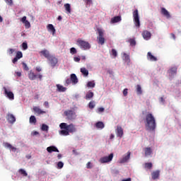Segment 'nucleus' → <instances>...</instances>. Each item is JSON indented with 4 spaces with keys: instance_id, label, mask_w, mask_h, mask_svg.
<instances>
[{
    "instance_id": "obj_1",
    "label": "nucleus",
    "mask_w": 181,
    "mask_h": 181,
    "mask_svg": "<svg viewBox=\"0 0 181 181\" xmlns=\"http://www.w3.org/2000/svg\"><path fill=\"white\" fill-rule=\"evenodd\" d=\"M59 127L62 129L59 131V134L64 135V136H67L70 134H73L77 131L76 126L73 124H67V123H61Z\"/></svg>"
},
{
    "instance_id": "obj_2",
    "label": "nucleus",
    "mask_w": 181,
    "mask_h": 181,
    "mask_svg": "<svg viewBox=\"0 0 181 181\" xmlns=\"http://www.w3.org/2000/svg\"><path fill=\"white\" fill-rule=\"evenodd\" d=\"M145 127L148 131H155L156 129V119L151 113H148L146 115Z\"/></svg>"
},
{
    "instance_id": "obj_3",
    "label": "nucleus",
    "mask_w": 181,
    "mask_h": 181,
    "mask_svg": "<svg viewBox=\"0 0 181 181\" xmlns=\"http://www.w3.org/2000/svg\"><path fill=\"white\" fill-rule=\"evenodd\" d=\"M76 43L78 46L80 47L81 49H82V50H88L91 49V45H90V42L86 40L78 39L76 41Z\"/></svg>"
},
{
    "instance_id": "obj_4",
    "label": "nucleus",
    "mask_w": 181,
    "mask_h": 181,
    "mask_svg": "<svg viewBox=\"0 0 181 181\" xmlns=\"http://www.w3.org/2000/svg\"><path fill=\"white\" fill-rule=\"evenodd\" d=\"M133 18L135 26L136 28H140L141 21H139V13H138V9L133 12Z\"/></svg>"
},
{
    "instance_id": "obj_5",
    "label": "nucleus",
    "mask_w": 181,
    "mask_h": 181,
    "mask_svg": "<svg viewBox=\"0 0 181 181\" xmlns=\"http://www.w3.org/2000/svg\"><path fill=\"white\" fill-rule=\"evenodd\" d=\"M64 115L66 117L67 119L69 120H73V119H76V112L73 111V110H66L64 112Z\"/></svg>"
},
{
    "instance_id": "obj_6",
    "label": "nucleus",
    "mask_w": 181,
    "mask_h": 181,
    "mask_svg": "<svg viewBox=\"0 0 181 181\" xmlns=\"http://www.w3.org/2000/svg\"><path fill=\"white\" fill-rule=\"evenodd\" d=\"M42 77L43 76L42 74L36 75L33 70H30L28 73V78L31 81L36 80V78H39L40 80H42Z\"/></svg>"
},
{
    "instance_id": "obj_7",
    "label": "nucleus",
    "mask_w": 181,
    "mask_h": 181,
    "mask_svg": "<svg viewBox=\"0 0 181 181\" xmlns=\"http://www.w3.org/2000/svg\"><path fill=\"white\" fill-rule=\"evenodd\" d=\"M112 158H114V153H110L108 156L100 158L99 162L100 163H108V162L112 160Z\"/></svg>"
},
{
    "instance_id": "obj_8",
    "label": "nucleus",
    "mask_w": 181,
    "mask_h": 181,
    "mask_svg": "<svg viewBox=\"0 0 181 181\" xmlns=\"http://www.w3.org/2000/svg\"><path fill=\"white\" fill-rule=\"evenodd\" d=\"M98 35L99 36L98 37V43L99 45H104L105 43V38H104V32H103L101 30H98Z\"/></svg>"
},
{
    "instance_id": "obj_9",
    "label": "nucleus",
    "mask_w": 181,
    "mask_h": 181,
    "mask_svg": "<svg viewBox=\"0 0 181 181\" xmlns=\"http://www.w3.org/2000/svg\"><path fill=\"white\" fill-rule=\"evenodd\" d=\"M4 90L5 95L8 97L9 100H15V95H13V93L12 91L8 90L5 87L4 88Z\"/></svg>"
},
{
    "instance_id": "obj_10",
    "label": "nucleus",
    "mask_w": 181,
    "mask_h": 181,
    "mask_svg": "<svg viewBox=\"0 0 181 181\" xmlns=\"http://www.w3.org/2000/svg\"><path fill=\"white\" fill-rule=\"evenodd\" d=\"M49 62V64L51 67H56L57 63H59V60L55 57L51 56L48 59Z\"/></svg>"
},
{
    "instance_id": "obj_11",
    "label": "nucleus",
    "mask_w": 181,
    "mask_h": 181,
    "mask_svg": "<svg viewBox=\"0 0 181 181\" xmlns=\"http://www.w3.org/2000/svg\"><path fill=\"white\" fill-rule=\"evenodd\" d=\"M160 175V170H159L153 171L151 173V177H152L153 180H156V179H159Z\"/></svg>"
},
{
    "instance_id": "obj_12",
    "label": "nucleus",
    "mask_w": 181,
    "mask_h": 181,
    "mask_svg": "<svg viewBox=\"0 0 181 181\" xmlns=\"http://www.w3.org/2000/svg\"><path fill=\"white\" fill-rule=\"evenodd\" d=\"M7 121H8L10 124H13L16 122V118L15 117V116H13V115L8 113L7 115Z\"/></svg>"
},
{
    "instance_id": "obj_13",
    "label": "nucleus",
    "mask_w": 181,
    "mask_h": 181,
    "mask_svg": "<svg viewBox=\"0 0 181 181\" xmlns=\"http://www.w3.org/2000/svg\"><path fill=\"white\" fill-rule=\"evenodd\" d=\"M142 36L145 40H149V39H151V36H152V34H151V32L148 30H144L142 33Z\"/></svg>"
},
{
    "instance_id": "obj_14",
    "label": "nucleus",
    "mask_w": 181,
    "mask_h": 181,
    "mask_svg": "<svg viewBox=\"0 0 181 181\" xmlns=\"http://www.w3.org/2000/svg\"><path fill=\"white\" fill-rule=\"evenodd\" d=\"M116 133L117 136H119V138H122V135H124V129H122V127L121 126L117 127Z\"/></svg>"
},
{
    "instance_id": "obj_15",
    "label": "nucleus",
    "mask_w": 181,
    "mask_h": 181,
    "mask_svg": "<svg viewBox=\"0 0 181 181\" xmlns=\"http://www.w3.org/2000/svg\"><path fill=\"white\" fill-rule=\"evenodd\" d=\"M40 54H42L45 59H47L49 60L52 55H50V53L47 51V49H44L42 51H40Z\"/></svg>"
},
{
    "instance_id": "obj_16",
    "label": "nucleus",
    "mask_w": 181,
    "mask_h": 181,
    "mask_svg": "<svg viewBox=\"0 0 181 181\" xmlns=\"http://www.w3.org/2000/svg\"><path fill=\"white\" fill-rule=\"evenodd\" d=\"M161 14L163 15V16H165V18H167V19L170 18V13H169V11H168V10H166V8H161Z\"/></svg>"
},
{
    "instance_id": "obj_17",
    "label": "nucleus",
    "mask_w": 181,
    "mask_h": 181,
    "mask_svg": "<svg viewBox=\"0 0 181 181\" xmlns=\"http://www.w3.org/2000/svg\"><path fill=\"white\" fill-rule=\"evenodd\" d=\"M47 151L49 153H52V152H60L57 147L54 146H51L47 148Z\"/></svg>"
},
{
    "instance_id": "obj_18",
    "label": "nucleus",
    "mask_w": 181,
    "mask_h": 181,
    "mask_svg": "<svg viewBox=\"0 0 181 181\" xmlns=\"http://www.w3.org/2000/svg\"><path fill=\"white\" fill-rule=\"evenodd\" d=\"M33 111L36 114H38V115H41L42 114H46V111L42 110V109L37 106L33 107Z\"/></svg>"
},
{
    "instance_id": "obj_19",
    "label": "nucleus",
    "mask_w": 181,
    "mask_h": 181,
    "mask_svg": "<svg viewBox=\"0 0 181 181\" xmlns=\"http://www.w3.org/2000/svg\"><path fill=\"white\" fill-rule=\"evenodd\" d=\"M129 158H131V152L128 151L127 156H124L123 159L120 160V163H125V162H128V160H129Z\"/></svg>"
},
{
    "instance_id": "obj_20",
    "label": "nucleus",
    "mask_w": 181,
    "mask_h": 181,
    "mask_svg": "<svg viewBox=\"0 0 181 181\" xmlns=\"http://www.w3.org/2000/svg\"><path fill=\"white\" fill-rule=\"evenodd\" d=\"M21 22L23 23H24V25L27 29H29V28H30V23L28 20H26V16H23L21 18Z\"/></svg>"
},
{
    "instance_id": "obj_21",
    "label": "nucleus",
    "mask_w": 181,
    "mask_h": 181,
    "mask_svg": "<svg viewBox=\"0 0 181 181\" xmlns=\"http://www.w3.org/2000/svg\"><path fill=\"white\" fill-rule=\"evenodd\" d=\"M3 145L5 148H8V149H11L13 152H16V148L13 146L11 144L4 143Z\"/></svg>"
},
{
    "instance_id": "obj_22",
    "label": "nucleus",
    "mask_w": 181,
    "mask_h": 181,
    "mask_svg": "<svg viewBox=\"0 0 181 181\" xmlns=\"http://www.w3.org/2000/svg\"><path fill=\"white\" fill-rule=\"evenodd\" d=\"M147 59L148 60H150L151 62H156L158 60V58L156 57L153 56L152 53L148 52L147 53Z\"/></svg>"
},
{
    "instance_id": "obj_23",
    "label": "nucleus",
    "mask_w": 181,
    "mask_h": 181,
    "mask_svg": "<svg viewBox=\"0 0 181 181\" xmlns=\"http://www.w3.org/2000/svg\"><path fill=\"white\" fill-rule=\"evenodd\" d=\"M71 81L74 84H77L78 83V78H77V76H76V74H71Z\"/></svg>"
},
{
    "instance_id": "obj_24",
    "label": "nucleus",
    "mask_w": 181,
    "mask_h": 181,
    "mask_svg": "<svg viewBox=\"0 0 181 181\" xmlns=\"http://www.w3.org/2000/svg\"><path fill=\"white\" fill-rule=\"evenodd\" d=\"M56 87H57V91H59V93H64L66 91V90H67L66 88L64 87L63 86H62L60 84H57Z\"/></svg>"
},
{
    "instance_id": "obj_25",
    "label": "nucleus",
    "mask_w": 181,
    "mask_h": 181,
    "mask_svg": "<svg viewBox=\"0 0 181 181\" xmlns=\"http://www.w3.org/2000/svg\"><path fill=\"white\" fill-rule=\"evenodd\" d=\"M145 156H151L152 154V148L151 147H146L144 148Z\"/></svg>"
},
{
    "instance_id": "obj_26",
    "label": "nucleus",
    "mask_w": 181,
    "mask_h": 181,
    "mask_svg": "<svg viewBox=\"0 0 181 181\" xmlns=\"http://www.w3.org/2000/svg\"><path fill=\"white\" fill-rule=\"evenodd\" d=\"M110 22L111 23H117V22H121V16H115L112 18Z\"/></svg>"
},
{
    "instance_id": "obj_27",
    "label": "nucleus",
    "mask_w": 181,
    "mask_h": 181,
    "mask_svg": "<svg viewBox=\"0 0 181 181\" xmlns=\"http://www.w3.org/2000/svg\"><path fill=\"white\" fill-rule=\"evenodd\" d=\"M64 7L65 8V11H66L67 13H71V6H70V4H65Z\"/></svg>"
},
{
    "instance_id": "obj_28",
    "label": "nucleus",
    "mask_w": 181,
    "mask_h": 181,
    "mask_svg": "<svg viewBox=\"0 0 181 181\" xmlns=\"http://www.w3.org/2000/svg\"><path fill=\"white\" fill-rule=\"evenodd\" d=\"M169 73L170 74H171V76H173V74H176V73H177V66L172 67L169 70Z\"/></svg>"
},
{
    "instance_id": "obj_29",
    "label": "nucleus",
    "mask_w": 181,
    "mask_h": 181,
    "mask_svg": "<svg viewBox=\"0 0 181 181\" xmlns=\"http://www.w3.org/2000/svg\"><path fill=\"white\" fill-rule=\"evenodd\" d=\"M95 127L96 128H98V129H103L105 127L104 123L103 122H98L95 124Z\"/></svg>"
},
{
    "instance_id": "obj_30",
    "label": "nucleus",
    "mask_w": 181,
    "mask_h": 181,
    "mask_svg": "<svg viewBox=\"0 0 181 181\" xmlns=\"http://www.w3.org/2000/svg\"><path fill=\"white\" fill-rule=\"evenodd\" d=\"M47 28L48 30L52 32V35H54V33H56V29L54 28V26H53V24H49Z\"/></svg>"
},
{
    "instance_id": "obj_31",
    "label": "nucleus",
    "mask_w": 181,
    "mask_h": 181,
    "mask_svg": "<svg viewBox=\"0 0 181 181\" xmlns=\"http://www.w3.org/2000/svg\"><path fill=\"white\" fill-rule=\"evenodd\" d=\"M36 122L37 121L36 120V117L32 115L30 117V124H33L34 125H36Z\"/></svg>"
},
{
    "instance_id": "obj_32",
    "label": "nucleus",
    "mask_w": 181,
    "mask_h": 181,
    "mask_svg": "<svg viewBox=\"0 0 181 181\" xmlns=\"http://www.w3.org/2000/svg\"><path fill=\"white\" fill-rule=\"evenodd\" d=\"M81 73H82V74H83L85 77H87V76H88V70H87V69L86 68H81Z\"/></svg>"
},
{
    "instance_id": "obj_33",
    "label": "nucleus",
    "mask_w": 181,
    "mask_h": 181,
    "mask_svg": "<svg viewBox=\"0 0 181 181\" xmlns=\"http://www.w3.org/2000/svg\"><path fill=\"white\" fill-rule=\"evenodd\" d=\"M18 173L20 175H22L23 176H25V177L28 176V173H26V170H25L22 168L18 170Z\"/></svg>"
},
{
    "instance_id": "obj_34",
    "label": "nucleus",
    "mask_w": 181,
    "mask_h": 181,
    "mask_svg": "<svg viewBox=\"0 0 181 181\" xmlns=\"http://www.w3.org/2000/svg\"><path fill=\"white\" fill-rule=\"evenodd\" d=\"M93 97H94V93L93 92H88L86 95V100H90V98H93Z\"/></svg>"
},
{
    "instance_id": "obj_35",
    "label": "nucleus",
    "mask_w": 181,
    "mask_h": 181,
    "mask_svg": "<svg viewBox=\"0 0 181 181\" xmlns=\"http://www.w3.org/2000/svg\"><path fill=\"white\" fill-rule=\"evenodd\" d=\"M124 61L126 63H130L131 62V59L129 58V56L127 54H124Z\"/></svg>"
},
{
    "instance_id": "obj_36",
    "label": "nucleus",
    "mask_w": 181,
    "mask_h": 181,
    "mask_svg": "<svg viewBox=\"0 0 181 181\" xmlns=\"http://www.w3.org/2000/svg\"><path fill=\"white\" fill-rule=\"evenodd\" d=\"M136 93L139 95L142 94V88L141 87V85H137Z\"/></svg>"
},
{
    "instance_id": "obj_37",
    "label": "nucleus",
    "mask_w": 181,
    "mask_h": 181,
    "mask_svg": "<svg viewBox=\"0 0 181 181\" xmlns=\"http://www.w3.org/2000/svg\"><path fill=\"white\" fill-rule=\"evenodd\" d=\"M16 57L18 59H22L23 57V54H22V52L18 51L16 52Z\"/></svg>"
},
{
    "instance_id": "obj_38",
    "label": "nucleus",
    "mask_w": 181,
    "mask_h": 181,
    "mask_svg": "<svg viewBox=\"0 0 181 181\" xmlns=\"http://www.w3.org/2000/svg\"><path fill=\"white\" fill-rule=\"evenodd\" d=\"M152 166H153L152 163H146L144 164V168L146 169H152Z\"/></svg>"
},
{
    "instance_id": "obj_39",
    "label": "nucleus",
    "mask_w": 181,
    "mask_h": 181,
    "mask_svg": "<svg viewBox=\"0 0 181 181\" xmlns=\"http://www.w3.org/2000/svg\"><path fill=\"white\" fill-rule=\"evenodd\" d=\"M41 129H42V131H45L46 132H47V131H49V126H47V124H43L42 125Z\"/></svg>"
},
{
    "instance_id": "obj_40",
    "label": "nucleus",
    "mask_w": 181,
    "mask_h": 181,
    "mask_svg": "<svg viewBox=\"0 0 181 181\" xmlns=\"http://www.w3.org/2000/svg\"><path fill=\"white\" fill-rule=\"evenodd\" d=\"M95 107V102L94 101H90L88 104V107L90 109V110H93V108H94Z\"/></svg>"
},
{
    "instance_id": "obj_41",
    "label": "nucleus",
    "mask_w": 181,
    "mask_h": 181,
    "mask_svg": "<svg viewBox=\"0 0 181 181\" xmlns=\"http://www.w3.org/2000/svg\"><path fill=\"white\" fill-rule=\"evenodd\" d=\"M129 42L130 43V46H135L136 45V41L134 39H129Z\"/></svg>"
},
{
    "instance_id": "obj_42",
    "label": "nucleus",
    "mask_w": 181,
    "mask_h": 181,
    "mask_svg": "<svg viewBox=\"0 0 181 181\" xmlns=\"http://www.w3.org/2000/svg\"><path fill=\"white\" fill-rule=\"evenodd\" d=\"M87 86L88 87L94 88L95 87V83H94V81H88Z\"/></svg>"
},
{
    "instance_id": "obj_43",
    "label": "nucleus",
    "mask_w": 181,
    "mask_h": 181,
    "mask_svg": "<svg viewBox=\"0 0 181 181\" xmlns=\"http://www.w3.org/2000/svg\"><path fill=\"white\" fill-rule=\"evenodd\" d=\"M63 166H64V163H63V162L59 161L57 163V168L58 169H62Z\"/></svg>"
},
{
    "instance_id": "obj_44",
    "label": "nucleus",
    "mask_w": 181,
    "mask_h": 181,
    "mask_svg": "<svg viewBox=\"0 0 181 181\" xmlns=\"http://www.w3.org/2000/svg\"><path fill=\"white\" fill-rule=\"evenodd\" d=\"M112 55L113 57H117V56H118V53L115 49H112Z\"/></svg>"
},
{
    "instance_id": "obj_45",
    "label": "nucleus",
    "mask_w": 181,
    "mask_h": 181,
    "mask_svg": "<svg viewBox=\"0 0 181 181\" xmlns=\"http://www.w3.org/2000/svg\"><path fill=\"white\" fill-rule=\"evenodd\" d=\"M22 64H23V69L25 70V71H29V67L28 66L26 63L23 62Z\"/></svg>"
},
{
    "instance_id": "obj_46",
    "label": "nucleus",
    "mask_w": 181,
    "mask_h": 181,
    "mask_svg": "<svg viewBox=\"0 0 181 181\" xmlns=\"http://www.w3.org/2000/svg\"><path fill=\"white\" fill-rule=\"evenodd\" d=\"M70 53L71 54H76V53H77V49H76V48H74V47H71L70 49Z\"/></svg>"
},
{
    "instance_id": "obj_47",
    "label": "nucleus",
    "mask_w": 181,
    "mask_h": 181,
    "mask_svg": "<svg viewBox=\"0 0 181 181\" xmlns=\"http://www.w3.org/2000/svg\"><path fill=\"white\" fill-rule=\"evenodd\" d=\"M22 47L24 50H28V42H23Z\"/></svg>"
},
{
    "instance_id": "obj_48",
    "label": "nucleus",
    "mask_w": 181,
    "mask_h": 181,
    "mask_svg": "<svg viewBox=\"0 0 181 181\" xmlns=\"http://www.w3.org/2000/svg\"><path fill=\"white\" fill-rule=\"evenodd\" d=\"M93 168V164L91 163V162H88L86 163V168L87 169H92Z\"/></svg>"
},
{
    "instance_id": "obj_49",
    "label": "nucleus",
    "mask_w": 181,
    "mask_h": 181,
    "mask_svg": "<svg viewBox=\"0 0 181 181\" xmlns=\"http://www.w3.org/2000/svg\"><path fill=\"white\" fill-rule=\"evenodd\" d=\"M71 78H67L65 81V86H69L70 84H71Z\"/></svg>"
},
{
    "instance_id": "obj_50",
    "label": "nucleus",
    "mask_w": 181,
    "mask_h": 181,
    "mask_svg": "<svg viewBox=\"0 0 181 181\" xmlns=\"http://www.w3.org/2000/svg\"><path fill=\"white\" fill-rule=\"evenodd\" d=\"M123 95L124 97H127L128 95V88L124 89V90H123Z\"/></svg>"
},
{
    "instance_id": "obj_51",
    "label": "nucleus",
    "mask_w": 181,
    "mask_h": 181,
    "mask_svg": "<svg viewBox=\"0 0 181 181\" xmlns=\"http://www.w3.org/2000/svg\"><path fill=\"white\" fill-rule=\"evenodd\" d=\"M104 111H105V109L104 107L98 108V112H104Z\"/></svg>"
},
{
    "instance_id": "obj_52",
    "label": "nucleus",
    "mask_w": 181,
    "mask_h": 181,
    "mask_svg": "<svg viewBox=\"0 0 181 181\" xmlns=\"http://www.w3.org/2000/svg\"><path fill=\"white\" fill-rule=\"evenodd\" d=\"M74 62H76V63H78V62H80L81 59H80L79 57H75L74 58Z\"/></svg>"
},
{
    "instance_id": "obj_53",
    "label": "nucleus",
    "mask_w": 181,
    "mask_h": 181,
    "mask_svg": "<svg viewBox=\"0 0 181 181\" xmlns=\"http://www.w3.org/2000/svg\"><path fill=\"white\" fill-rule=\"evenodd\" d=\"M13 52H15V49H14L10 48V49H8V53H9V54H13Z\"/></svg>"
},
{
    "instance_id": "obj_54",
    "label": "nucleus",
    "mask_w": 181,
    "mask_h": 181,
    "mask_svg": "<svg viewBox=\"0 0 181 181\" xmlns=\"http://www.w3.org/2000/svg\"><path fill=\"white\" fill-rule=\"evenodd\" d=\"M6 2L7 3L8 5H12L13 4L12 0H6Z\"/></svg>"
},
{
    "instance_id": "obj_55",
    "label": "nucleus",
    "mask_w": 181,
    "mask_h": 181,
    "mask_svg": "<svg viewBox=\"0 0 181 181\" xmlns=\"http://www.w3.org/2000/svg\"><path fill=\"white\" fill-rule=\"evenodd\" d=\"M44 105H45V107L46 108H49V102L45 101V102L44 103Z\"/></svg>"
},
{
    "instance_id": "obj_56",
    "label": "nucleus",
    "mask_w": 181,
    "mask_h": 181,
    "mask_svg": "<svg viewBox=\"0 0 181 181\" xmlns=\"http://www.w3.org/2000/svg\"><path fill=\"white\" fill-rule=\"evenodd\" d=\"M18 60H19L18 58L16 57L13 59V64H15L18 62Z\"/></svg>"
},
{
    "instance_id": "obj_57",
    "label": "nucleus",
    "mask_w": 181,
    "mask_h": 181,
    "mask_svg": "<svg viewBox=\"0 0 181 181\" xmlns=\"http://www.w3.org/2000/svg\"><path fill=\"white\" fill-rule=\"evenodd\" d=\"M170 35H171V37H173V39L174 40H176V35H175L174 33H171Z\"/></svg>"
},
{
    "instance_id": "obj_58",
    "label": "nucleus",
    "mask_w": 181,
    "mask_h": 181,
    "mask_svg": "<svg viewBox=\"0 0 181 181\" xmlns=\"http://www.w3.org/2000/svg\"><path fill=\"white\" fill-rule=\"evenodd\" d=\"M36 71H42V68H40V66H37L36 67Z\"/></svg>"
},
{
    "instance_id": "obj_59",
    "label": "nucleus",
    "mask_w": 181,
    "mask_h": 181,
    "mask_svg": "<svg viewBox=\"0 0 181 181\" xmlns=\"http://www.w3.org/2000/svg\"><path fill=\"white\" fill-rule=\"evenodd\" d=\"M16 76H18V77H21V76H22V73L18 71L16 72Z\"/></svg>"
},
{
    "instance_id": "obj_60",
    "label": "nucleus",
    "mask_w": 181,
    "mask_h": 181,
    "mask_svg": "<svg viewBox=\"0 0 181 181\" xmlns=\"http://www.w3.org/2000/svg\"><path fill=\"white\" fill-rule=\"evenodd\" d=\"M122 181H132L131 178L123 179Z\"/></svg>"
},
{
    "instance_id": "obj_61",
    "label": "nucleus",
    "mask_w": 181,
    "mask_h": 181,
    "mask_svg": "<svg viewBox=\"0 0 181 181\" xmlns=\"http://www.w3.org/2000/svg\"><path fill=\"white\" fill-rule=\"evenodd\" d=\"M114 138H115L114 134H111L110 136V139H114Z\"/></svg>"
},
{
    "instance_id": "obj_62",
    "label": "nucleus",
    "mask_w": 181,
    "mask_h": 181,
    "mask_svg": "<svg viewBox=\"0 0 181 181\" xmlns=\"http://www.w3.org/2000/svg\"><path fill=\"white\" fill-rule=\"evenodd\" d=\"M61 158H62V154H58V155H57V158H58V159H60Z\"/></svg>"
},
{
    "instance_id": "obj_63",
    "label": "nucleus",
    "mask_w": 181,
    "mask_h": 181,
    "mask_svg": "<svg viewBox=\"0 0 181 181\" xmlns=\"http://www.w3.org/2000/svg\"><path fill=\"white\" fill-rule=\"evenodd\" d=\"M57 19H58V21H62V16H59Z\"/></svg>"
},
{
    "instance_id": "obj_64",
    "label": "nucleus",
    "mask_w": 181,
    "mask_h": 181,
    "mask_svg": "<svg viewBox=\"0 0 181 181\" xmlns=\"http://www.w3.org/2000/svg\"><path fill=\"white\" fill-rule=\"evenodd\" d=\"M160 101L161 103H165V99H163V98H160Z\"/></svg>"
}]
</instances>
